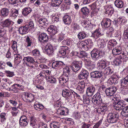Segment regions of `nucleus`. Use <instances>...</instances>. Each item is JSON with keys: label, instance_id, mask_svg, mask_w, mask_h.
<instances>
[{"label": "nucleus", "instance_id": "nucleus-1", "mask_svg": "<svg viewBox=\"0 0 128 128\" xmlns=\"http://www.w3.org/2000/svg\"><path fill=\"white\" fill-rule=\"evenodd\" d=\"M112 100H114L113 106L114 108L116 110H120L125 106V105L118 98L114 97V98L112 99Z\"/></svg>", "mask_w": 128, "mask_h": 128}, {"label": "nucleus", "instance_id": "nucleus-2", "mask_svg": "<svg viewBox=\"0 0 128 128\" xmlns=\"http://www.w3.org/2000/svg\"><path fill=\"white\" fill-rule=\"evenodd\" d=\"M121 82V86L124 87L122 90V94L126 95L128 93V75L122 78Z\"/></svg>", "mask_w": 128, "mask_h": 128}, {"label": "nucleus", "instance_id": "nucleus-3", "mask_svg": "<svg viewBox=\"0 0 128 128\" xmlns=\"http://www.w3.org/2000/svg\"><path fill=\"white\" fill-rule=\"evenodd\" d=\"M100 89H98L96 93L93 97L92 102L95 105H98L102 102L100 93Z\"/></svg>", "mask_w": 128, "mask_h": 128}, {"label": "nucleus", "instance_id": "nucleus-4", "mask_svg": "<svg viewBox=\"0 0 128 128\" xmlns=\"http://www.w3.org/2000/svg\"><path fill=\"white\" fill-rule=\"evenodd\" d=\"M119 114L117 113H108L107 117V120L108 122L113 123L116 122L119 117Z\"/></svg>", "mask_w": 128, "mask_h": 128}, {"label": "nucleus", "instance_id": "nucleus-5", "mask_svg": "<svg viewBox=\"0 0 128 128\" xmlns=\"http://www.w3.org/2000/svg\"><path fill=\"white\" fill-rule=\"evenodd\" d=\"M24 64H26L27 66L33 68V66L36 62L34 60V58L31 56H28L24 57L23 59Z\"/></svg>", "mask_w": 128, "mask_h": 128}, {"label": "nucleus", "instance_id": "nucleus-6", "mask_svg": "<svg viewBox=\"0 0 128 128\" xmlns=\"http://www.w3.org/2000/svg\"><path fill=\"white\" fill-rule=\"evenodd\" d=\"M81 67V64L80 63L76 60H74L72 63L71 68L72 70L75 72L78 70Z\"/></svg>", "mask_w": 128, "mask_h": 128}, {"label": "nucleus", "instance_id": "nucleus-7", "mask_svg": "<svg viewBox=\"0 0 128 128\" xmlns=\"http://www.w3.org/2000/svg\"><path fill=\"white\" fill-rule=\"evenodd\" d=\"M117 90L116 88L114 86H112L106 88V93L108 96H111L115 93Z\"/></svg>", "mask_w": 128, "mask_h": 128}, {"label": "nucleus", "instance_id": "nucleus-8", "mask_svg": "<svg viewBox=\"0 0 128 128\" xmlns=\"http://www.w3.org/2000/svg\"><path fill=\"white\" fill-rule=\"evenodd\" d=\"M68 74L64 73L59 78V83L60 85H63L65 83L67 82L69 79Z\"/></svg>", "mask_w": 128, "mask_h": 128}, {"label": "nucleus", "instance_id": "nucleus-9", "mask_svg": "<svg viewBox=\"0 0 128 128\" xmlns=\"http://www.w3.org/2000/svg\"><path fill=\"white\" fill-rule=\"evenodd\" d=\"M65 65V64L62 62L57 61L53 62L52 64V68L55 69L62 68Z\"/></svg>", "mask_w": 128, "mask_h": 128}, {"label": "nucleus", "instance_id": "nucleus-10", "mask_svg": "<svg viewBox=\"0 0 128 128\" xmlns=\"http://www.w3.org/2000/svg\"><path fill=\"white\" fill-rule=\"evenodd\" d=\"M47 31L48 34L51 36L54 35L57 32V28L53 25H50Z\"/></svg>", "mask_w": 128, "mask_h": 128}, {"label": "nucleus", "instance_id": "nucleus-11", "mask_svg": "<svg viewBox=\"0 0 128 128\" xmlns=\"http://www.w3.org/2000/svg\"><path fill=\"white\" fill-rule=\"evenodd\" d=\"M48 23V20L44 18H40L38 20V24L39 26L44 28H46Z\"/></svg>", "mask_w": 128, "mask_h": 128}, {"label": "nucleus", "instance_id": "nucleus-12", "mask_svg": "<svg viewBox=\"0 0 128 128\" xmlns=\"http://www.w3.org/2000/svg\"><path fill=\"white\" fill-rule=\"evenodd\" d=\"M44 50L46 53L48 55L52 54L54 50L52 46L50 44H47L44 48Z\"/></svg>", "mask_w": 128, "mask_h": 128}, {"label": "nucleus", "instance_id": "nucleus-13", "mask_svg": "<svg viewBox=\"0 0 128 128\" xmlns=\"http://www.w3.org/2000/svg\"><path fill=\"white\" fill-rule=\"evenodd\" d=\"M111 23V20L107 18H104L101 22V24L102 27L108 28L110 27Z\"/></svg>", "mask_w": 128, "mask_h": 128}, {"label": "nucleus", "instance_id": "nucleus-14", "mask_svg": "<svg viewBox=\"0 0 128 128\" xmlns=\"http://www.w3.org/2000/svg\"><path fill=\"white\" fill-rule=\"evenodd\" d=\"M29 31V27L27 25H26L24 26H21L19 29L20 33L22 35L27 34Z\"/></svg>", "mask_w": 128, "mask_h": 128}, {"label": "nucleus", "instance_id": "nucleus-15", "mask_svg": "<svg viewBox=\"0 0 128 128\" xmlns=\"http://www.w3.org/2000/svg\"><path fill=\"white\" fill-rule=\"evenodd\" d=\"M19 122L20 125L22 126H25L28 124L27 118L25 116H23L21 117Z\"/></svg>", "mask_w": 128, "mask_h": 128}, {"label": "nucleus", "instance_id": "nucleus-16", "mask_svg": "<svg viewBox=\"0 0 128 128\" xmlns=\"http://www.w3.org/2000/svg\"><path fill=\"white\" fill-rule=\"evenodd\" d=\"M72 91L66 89H64L62 91V96L64 98L72 96Z\"/></svg>", "mask_w": 128, "mask_h": 128}, {"label": "nucleus", "instance_id": "nucleus-17", "mask_svg": "<svg viewBox=\"0 0 128 128\" xmlns=\"http://www.w3.org/2000/svg\"><path fill=\"white\" fill-rule=\"evenodd\" d=\"M38 40L41 42H46L48 40V36L45 33H42L38 36Z\"/></svg>", "mask_w": 128, "mask_h": 128}, {"label": "nucleus", "instance_id": "nucleus-18", "mask_svg": "<svg viewBox=\"0 0 128 128\" xmlns=\"http://www.w3.org/2000/svg\"><path fill=\"white\" fill-rule=\"evenodd\" d=\"M105 8L106 10L105 13L108 14V16H111L114 12L113 7L112 6L110 5L106 6Z\"/></svg>", "mask_w": 128, "mask_h": 128}, {"label": "nucleus", "instance_id": "nucleus-19", "mask_svg": "<svg viewBox=\"0 0 128 128\" xmlns=\"http://www.w3.org/2000/svg\"><path fill=\"white\" fill-rule=\"evenodd\" d=\"M90 76L94 78H98L101 77L102 75L101 71H96L91 72Z\"/></svg>", "mask_w": 128, "mask_h": 128}, {"label": "nucleus", "instance_id": "nucleus-20", "mask_svg": "<svg viewBox=\"0 0 128 128\" xmlns=\"http://www.w3.org/2000/svg\"><path fill=\"white\" fill-rule=\"evenodd\" d=\"M69 48L66 46H62L60 47V53L62 56H64L66 54H68L69 52Z\"/></svg>", "mask_w": 128, "mask_h": 128}, {"label": "nucleus", "instance_id": "nucleus-21", "mask_svg": "<svg viewBox=\"0 0 128 128\" xmlns=\"http://www.w3.org/2000/svg\"><path fill=\"white\" fill-rule=\"evenodd\" d=\"M100 51L96 49H93L91 52V55L92 58H96L100 56Z\"/></svg>", "mask_w": 128, "mask_h": 128}, {"label": "nucleus", "instance_id": "nucleus-22", "mask_svg": "<svg viewBox=\"0 0 128 128\" xmlns=\"http://www.w3.org/2000/svg\"><path fill=\"white\" fill-rule=\"evenodd\" d=\"M88 74L87 71L84 70H82L78 75V78L80 80L84 79L87 77Z\"/></svg>", "mask_w": 128, "mask_h": 128}, {"label": "nucleus", "instance_id": "nucleus-23", "mask_svg": "<svg viewBox=\"0 0 128 128\" xmlns=\"http://www.w3.org/2000/svg\"><path fill=\"white\" fill-rule=\"evenodd\" d=\"M107 61L106 60H102L98 62V64H99L98 68L100 69L104 68L106 66Z\"/></svg>", "mask_w": 128, "mask_h": 128}, {"label": "nucleus", "instance_id": "nucleus-24", "mask_svg": "<svg viewBox=\"0 0 128 128\" xmlns=\"http://www.w3.org/2000/svg\"><path fill=\"white\" fill-rule=\"evenodd\" d=\"M95 92V88L93 86H90L87 89L86 94L88 96H91L93 95Z\"/></svg>", "mask_w": 128, "mask_h": 128}, {"label": "nucleus", "instance_id": "nucleus-25", "mask_svg": "<svg viewBox=\"0 0 128 128\" xmlns=\"http://www.w3.org/2000/svg\"><path fill=\"white\" fill-rule=\"evenodd\" d=\"M86 67L90 71H91L93 70L95 68V65L92 63L91 61H88L87 59L86 60Z\"/></svg>", "mask_w": 128, "mask_h": 128}, {"label": "nucleus", "instance_id": "nucleus-26", "mask_svg": "<svg viewBox=\"0 0 128 128\" xmlns=\"http://www.w3.org/2000/svg\"><path fill=\"white\" fill-rule=\"evenodd\" d=\"M12 21L10 19H6L2 22V25L4 27L9 28L10 26L12 24Z\"/></svg>", "mask_w": 128, "mask_h": 128}, {"label": "nucleus", "instance_id": "nucleus-27", "mask_svg": "<svg viewBox=\"0 0 128 128\" xmlns=\"http://www.w3.org/2000/svg\"><path fill=\"white\" fill-rule=\"evenodd\" d=\"M63 20L64 24L68 25L70 24L72 21V19L68 15L64 16L63 18Z\"/></svg>", "mask_w": 128, "mask_h": 128}, {"label": "nucleus", "instance_id": "nucleus-28", "mask_svg": "<svg viewBox=\"0 0 128 128\" xmlns=\"http://www.w3.org/2000/svg\"><path fill=\"white\" fill-rule=\"evenodd\" d=\"M1 16L4 17L7 16L9 13L8 9L6 8H3L0 11Z\"/></svg>", "mask_w": 128, "mask_h": 128}, {"label": "nucleus", "instance_id": "nucleus-29", "mask_svg": "<svg viewBox=\"0 0 128 128\" xmlns=\"http://www.w3.org/2000/svg\"><path fill=\"white\" fill-rule=\"evenodd\" d=\"M78 84L77 88L78 90L80 92L82 93L84 92V89L85 87L84 82V81H82L78 83Z\"/></svg>", "mask_w": 128, "mask_h": 128}, {"label": "nucleus", "instance_id": "nucleus-30", "mask_svg": "<svg viewBox=\"0 0 128 128\" xmlns=\"http://www.w3.org/2000/svg\"><path fill=\"white\" fill-rule=\"evenodd\" d=\"M122 49L120 46L114 48L112 50V53L113 54L115 55H119L122 52Z\"/></svg>", "mask_w": 128, "mask_h": 128}, {"label": "nucleus", "instance_id": "nucleus-31", "mask_svg": "<svg viewBox=\"0 0 128 128\" xmlns=\"http://www.w3.org/2000/svg\"><path fill=\"white\" fill-rule=\"evenodd\" d=\"M123 61V59H122L121 56H119L114 60V63L116 66H119L121 64Z\"/></svg>", "mask_w": 128, "mask_h": 128}, {"label": "nucleus", "instance_id": "nucleus-32", "mask_svg": "<svg viewBox=\"0 0 128 128\" xmlns=\"http://www.w3.org/2000/svg\"><path fill=\"white\" fill-rule=\"evenodd\" d=\"M14 62L17 64L20 63L22 60V56L20 54H14Z\"/></svg>", "mask_w": 128, "mask_h": 128}, {"label": "nucleus", "instance_id": "nucleus-33", "mask_svg": "<svg viewBox=\"0 0 128 128\" xmlns=\"http://www.w3.org/2000/svg\"><path fill=\"white\" fill-rule=\"evenodd\" d=\"M98 109L99 113L102 115H104L107 110V106H101Z\"/></svg>", "mask_w": 128, "mask_h": 128}, {"label": "nucleus", "instance_id": "nucleus-34", "mask_svg": "<svg viewBox=\"0 0 128 128\" xmlns=\"http://www.w3.org/2000/svg\"><path fill=\"white\" fill-rule=\"evenodd\" d=\"M114 3L115 6L118 8H122L124 6V3L121 0H116Z\"/></svg>", "mask_w": 128, "mask_h": 128}, {"label": "nucleus", "instance_id": "nucleus-35", "mask_svg": "<svg viewBox=\"0 0 128 128\" xmlns=\"http://www.w3.org/2000/svg\"><path fill=\"white\" fill-rule=\"evenodd\" d=\"M32 11V10L30 8L27 7L23 10L22 11V14L24 16H26Z\"/></svg>", "mask_w": 128, "mask_h": 128}, {"label": "nucleus", "instance_id": "nucleus-36", "mask_svg": "<svg viewBox=\"0 0 128 128\" xmlns=\"http://www.w3.org/2000/svg\"><path fill=\"white\" fill-rule=\"evenodd\" d=\"M123 109L121 113L122 116H124L128 117V106L123 108Z\"/></svg>", "mask_w": 128, "mask_h": 128}, {"label": "nucleus", "instance_id": "nucleus-37", "mask_svg": "<svg viewBox=\"0 0 128 128\" xmlns=\"http://www.w3.org/2000/svg\"><path fill=\"white\" fill-rule=\"evenodd\" d=\"M90 43L92 45L93 44V43L92 42V41L90 40H85L84 41L81 42L80 44V45H86V46H90Z\"/></svg>", "mask_w": 128, "mask_h": 128}, {"label": "nucleus", "instance_id": "nucleus-38", "mask_svg": "<svg viewBox=\"0 0 128 128\" xmlns=\"http://www.w3.org/2000/svg\"><path fill=\"white\" fill-rule=\"evenodd\" d=\"M34 106V108L38 111L42 110L44 108V106L38 103L35 104Z\"/></svg>", "mask_w": 128, "mask_h": 128}, {"label": "nucleus", "instance_id": "nucleus-39", "mask_svg": "<svg viewBox=\"0 0 128 128\" xmlns=\"http://www.w3.org/2000/svg\"><path fill=\"white\" fill-rule=\"evenodd\" d=\"M108 82L112 85L116 84L118 82V81L116 78L113 77L110 78L108 80Z\"/></svg>", "mask_w": 128, "mask_h": 128}, {"label": "nucleus", "instance_id": "nucleus-40", "mask_svg": "<svg viewBox=\"0 0 128 128\" xmlns=\"http://www.w3.org/2000/svg\"><path fill=\"white\" fill-rule=\"evenodd\" d=\"M16 86L15 84L11 86L10 87H9V90L10 91H13L14 93L18 92V89Z\"/></svg>", "mask_w": 128, "mask_h": 128}, {"label": "nucleus", "instance_id": "nucleus-41", "mask_svg": "<svg viewBox=\"0 0 128 128\" xmlns=\"http://www.w3.org/2000/svg\"><path fill=\"white\" fill-rule=\"evenodd\" d=\"M46 80L51 83H56V78L52 76H48Z\"/></svg>", "mask_w": 128, "mask_h": 128}, {"label": "nucleus", "instance_id": "nucleus-42", "mask_svg": "<svg viewBox=\"0 0 128 128\" xmlns=\"http://www.w3.org/2000/svg\"><path fill=\"white\" fill-rule=\"evenodd\" d=\"M37 120L34 117H32L30 119V124L32 126H38L37 124Z\"/></svg>", "mask_w": 128, "mask_h": 128}, {"label": "nucleus", "instance_id": "nucleus-43", "mask_svg": "<svg viewBox=\"0 0 128 128\" xmlns=\"http://www.w3.org/2000/svg\"><path fill=\"white\" fill-rule=\"evenodd\" d=\"M97 44L99 47L103 48L104 44V40L103 39L98 38L97 40Z\"/></svg>", "mask_w": 128, "mask_h": 128}, {"label": "nucleus", "instance_id": "nucleus-44", "mask_svg": "<svg viewBox=\"0 0 128 128\" xmlns=\"http://www.w3.org/2000/svg\"><path fill=\"white\" fill-rule=\"evenodd\" d=\"M102 35V34L100 32L99 29L96 30L94 33L93 36L94 38H97L98 37H99Z\"/></svg>", "mask_w": 128, "mask_h": 128}, {"label": "nucleus", "instance_id": "nucleus-45", "mask_svg": "<svg viewBox=\"0 0 128 128\" xmlns=\"http://www.w3.org/2000/svg\"><path fill=\"white\" fill-rule=\"evenodd\" d=\"M81 10L82 14L86 16L88 15L89 12V10L86 7L82 8Z\"/></svg>", "mask_w": 128, "mask_h": 128}, {"label": "nucleus", "instance_id": "nucleus-46", "mask_svg": "<svg viewBox=\"0 0 128 128\" xmlns=\"http://www.w3.org/2000/svg\"><path fill=\"white\" fill-rule=\"evenodd\" d=\"M57 113L58 115H63L64 116L67 115L68 112V111H67L66 112H65L64 110L62 109L61 108L59 109L58 110Z\"/></svg>", "mask_w": 128, "mask_h": 128}, {"label": "nucleus", "instance_id": "nucleus-47", "mask_svg": "<svg viewBox=\"0 0 128 128\" xmlns=\"http://www.w3.org/2000/svg\"><path fill=\"white\" fill-rule=\"evenodd\" d=\"M12 15L11 16L15 18H16L18 16V10L13 9L11 10Z\"/></svg>", "mask_w": 128, "mask_h": 128}, {"label": "nucleus", "instance_id": "nucleus-48", "mask_svg": "<svg viewBox=\"0 0 128 128\" xmlns=\"http://www.w3.org/2000/svg\"><path fill=\"white\" fill-rule=\"evenodd\" d=\"M113 72V70L110 67H107L104 69V73L107 75L112 74Z\"/></svg>", "mask_w": 128, "mask_h": 128}, {"label": "nucleus", "instance_id": "nucleus-49", "mask_svg": "<svg viewBox=\"0 0 128 128\" xmlns=\"http://www.w3.org/2000/svg\"><path fill=\"white\" fill-rule=\"evenodd\" d=\"M2 80L3 82L7 86L9 87L10 85H12V82L8 79L4 78Z\"/></svg>", "mask_w": 128, "mask_h": 128}, {"label": "nucleus", "instance_id": "nucleus-50", "mask_svg": "<svg viewBox=\"0 0 128 128\" xmlns=\"http://www.w3.org/2000/svg\"><path fill=\"white\" fill-rule=\"evenodd\" d=\"M71 26L74 31L78 30L80 29L79 25L76 23H73Z\"/></svg>", "mask_w": 128, "mask_h": 128}, {"label": "nucleus", "instance_id": "nucleus-51", "mask_svg": "<svg viewBox=\"0 0 128 128\" xmlns=\"http://www.w3.org/2000/svg\"><path fill=\"white\" fill-rule=\"evenodd\" d=\"M86 34L85 32H82L79 33L78 36L79 39L82 40L84 38L86 37Z\"/></svg>", "mask_w": 128, "mask_h": 128}, {"label": "nucleus", "instance_id": "nucleus-52", "mask_svg": "<svg viewBox=\"0 0 128 128\" xmlns=\"http://www.w3.org/2000/svg\"><path fill=\"white\" fill-rule=\"evenodd\" d=\"M11 108L12 109L11 113L12 116H16L18 111L17 108L15 107H11Z\"/></svg>", "mask_w": 128, "mask_h": 128}, {"label": "nucleus", "instance_id": "nucleus-53", "mask_svg": "<svg viewBox=\"0 0 128 128\" xmlns=\"http://www.w3.org/2000/svg\"><path fill=\"white\" fill-rule=\"evenodd\" d=\"M6 114L4 112H2L0 114L1 122L2 123H4L5 122L6 120Z\"/></svg>", "mask_w": 128, "mask_h": 128}, {"label": "nucleus", "instance_id": "nucleus-54", "mask_svg": "<svg viewBox=\"0 0 128 128\" xmlns=\"http://www.w3.org/2000/svg\"><path fill=\"white\" fill-rule=\"evenodd\" d=\"M6 75L10 77H12L14 75V72L8 70H5L4 71Z\"/></svg>", "mask_w": 128, "mask_h": 128}, {"label": "nucleus", "instance_id": "nucleus-55", "mask_svg": "<svg viewBox=\"0 0 128 128\" xmlns=\"http://www.w3.org/2000/svg\"><path fill=\"white\" fill-rule=\"evenodd\" d=\"M32 55L35 56H38L40 55L39 51L36 49H35L32 51Z\"/></svg>", "mask_w": 128, "mask_h": 128}, {"label": "nucleus", "instance_id": "nucleus-56", "mask_svg": "<svg viewBox=\"0 0 128 128\" xmlns=\"http://www.w3.org/2000/svg\"><path fill=\"white\" fill-rule=\"evenodd\" d=\"M123 38L125 39H128V27L124 31Z\"/></svg>", "mask_w": 128, "mask_h": 128}, {"label": "nucleus", "instance_id": "nucleus-57", "mask_svg": "<svg viewBox=\"0 0 128 128\" xmlns=\"http://www.w3.org/2000/svg\"><path fill=\"white\" fill-rule=\"evenodd\" d=\"M30 93H28L27 92H24L23 94L22 95V97L23 98L24 100L27 102V99H28Z\"/></svg>", "mask_w": 128, "mask_h": 128}, {"label": "nucleus", "instance_id": "nucleus-58", "mask_svg": "<svg viewBox=\"0 0 128 128\" xmlns=\"http://www.w3.org/2000/svg\"><path fill=\"white\" fill-rule=\"evenodd\" d=\"M26 42L27 46H31L32 43V42L28 36H27L26 38Z\"/></svg>", "mask_w": 128, "mask_h": 128}, {"label": "nucleus", "instance_id": "nucleus-59", "mask_svg": "<svg viewBox=\"0 0 128 128\" xmlns=\"http://www.w3.org/2000/svg\"><path fill=\"white\" fill-rule=\"evenodd\" d=\"M38 76L42 77L44 78L47 79V78H48V76L46 75V72L45 71H44L42 72H41L40 74L38 75Z\"/></svg>", "mask_w": 128, "mask_h": 128}, {"label": "nucleus", "instance_id": "nucleus-60", "mask_svg": "<svg viewBox=\"0 0 128 128\" xmlns=\"http://www.w3.org/2000/svg\"><path fill=\"white\" fill-rule=\"evenodd\" d=\"M12 48L15 52L16 51L17 48V43L15 41L13 42Z\"/></svg>", "mask_w": 128, "mask_h": 128}, {"label": "nucleus", "instance_id": "nucleus-61", "mask_svg": "<svg viewBox=\"0 0 128 128\" xmlns=\"http://www.w3.org/2000/svg\"><path fill=\"white\" fill-rule=\"evenodd\" d=\"M34 96L31 94L30 93L29 97L28 99H27V102H32L34 99Z\"/></svg>", "mask_w": 128, "mask_h": 128}, {"label": "nucleus", "instance_id": "nucleus-62", "mask_svg": "<svg viewBox=\"0 0 128 128\" xmlns=\"http://www.w3.org/2000/svg\"><path fill=\"white\" fill-rule=\"evenodd\" d=\"M58 123L57 122H53L51 125V128H59Z\"/></svg>", "mask_w": 128, "mask_h": 128}, {"label": "nucleus", "instance_id": "nucleus-63", "mask_svg": "<svg viewBox=\"0 0 128 128\" xmlns=\"http://www.w3.org/2000/svg\"><path fill=\"white\" fill-rule=\"evenodd\" d=\"M74 116L76 119L78 120L80 118L81 116L80 113L76 112L74 113Z\"/></svg>", "mask_w": 128, "mask_h": 128}, {"label": "nucleus", "instance_id": "nucleus-64", "mask_svg": "<svg viewBox=\"0 0 128 128\" xmlns=\"http://www.w3.org/2000/svg\"><path fill=\"white\" fill-rule=\"evenodd\" d=\"M102 120H99L97 122L93 127L92 128H98L99 126L101 124Z\"/></svg>", "mask_w": 128, "mask_h": 128}]
</instances>
